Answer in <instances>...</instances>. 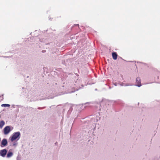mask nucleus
I'll return each mask as SVG.
<instances>
[{
	"mask_svg": "<svg viewBox=\"0 0 160 160\" xmlns=\"http://www.w3.org/2000/svg\"><path fill=\"white\" fill-rule=\"evenodd\" d=\"M4 134L7 135L11 131V129L9 126L5 127L3 129Z\"/></svg>",
	"mask_w": 160,
	"mask_h": 160,
	"instance_id": "obj_2",
	"label": "nucleus"
},
{
	"mask_svg": "<svg viewBox=\"0 0 160 160\" xmlns=\"http://www.w3.org/2000/svg\"><path fill=\"white\" fill-rule=\"evenodd\" d=\"M7 140L6 139H4L2 141L1 146L2 147L5 146L7 145Z\"/></svg>",
	"mask_w": 160,
	"mask_h": 160,
	"instance_id": "obj_4",
	"label": "nucleus"
},
{
	"mask_svg": "<svg viewBox=\"0 0 160 160\" xmlns=\"http://www.w3.org/2000/svg\"><path fill=\"white\" fill-rule=\"evenodd\" d=\"M7 152V151L6 149H4L0 150V155L2 157H4Z\"/></svg>",
	"mask_w": 160,
	"mask_h": 160,
	"instance_id": "obj_3",
	"label": "nucleus"
},
{
	"mask_svg": "<svg viewBox=\"0 0 160 160\" xmlns=\"http://www.w3.org/2000/svg\"><path fill=\"white\" fill-rule=\"evenodd\" d=\"M136 86L139 87L141 86L140 79V78L137 77L136 79Z\"/></svg>",
	"mask_w": 160,
	"mask_h": 160,
	"instance_id": "obj_5",
	"label": "nucleus"
},
{
	"mask_svg": "<svg viewBox=\"0 0 160 160\" xmlns=\"http://www.w3.org/2000/svg\"><path fill=\"white\" fill-rule=\"evenodd\" d=\"M5 124L4 121H1L0 122V128H2Z\"/></svg>",
	"mask_w": 160,
	"mask_h": 160,
	"instance_id": "obj_8",
	"label": "nucleus"
},
{
	"mask_svg": "<svg viewBox=\"0 0 160 160\" xmlns=\"http://www.w3.org/2000/svg\"><path fill=\"white\" fill-rule=\"evenodd\" d=\"M1 106L2 107H9L10 106V105L9 104H2L1 105Z\"/></svg>",
	"mask_w": 160,
	"mask_h": 160,
	"instance_id": "obj_9",
	"label": "nucleus"
},
{
	"mask_svg": "<svg viewBox=\"0 0 160 160\" xmlns=\"http://www.w3.org/2000/svg\"><path fill=\"white\" fill-rule=\"evenodd\" d=\"M112 56L114 60H116L117 59L118 55L116 52H113L112 53Z\"/></svg>",
	"mask_w": 160,
	"mask_h": 160,
	"instance_id": "obj_6",
	"label": "nucleus"
},
{
	"mask_svg": "<svg viewBox=\"0 0 160 160\" xmlns=\"http://www.w3.org/2000/svg\"><path fill=\"white\" fill-rule=\"evenodd\" d=\"M13 155V153L11 152H9L7 154V157L9 158L11 157Z\"/></svg>",
	"mask_w": 160,
	"mask_h": 160,
	"instance_id": "obj_7",
	"label": "nucleus"
},
{
	"mask_svg": "<svg viewBox=\"0 0 160 160\" xmlns=\"http://www.w3.org/2000/svg\"><path fill=\"white\" fill-rule=\"evenodd\" d=\"M20 135V132H17L14 133L12 136L11 138V140L12 141H13L16 139H17L18 137H19H19Z\"/></svg>",
	"mask_w": 160,
	"mask_h": 160,
	"instance_id": "obj_1",
	"label": "nucleus"
},
{
	"mask_svg": "<svg viewBox=\"0 0 160 160\" xmlns=\"http://www.w3.org/2000/svg\"><path fill=\"white\" fill-rule=\"evenodd\" d=\"M157 78L158 79H159L160 82V73H159L158 74V76H157Z\"/></svg>",
	"mask_w": 160,
	"mask_h": 160,
	"instance_id": "obj_10",
	"label": "nucleus"
}]
</instances>
